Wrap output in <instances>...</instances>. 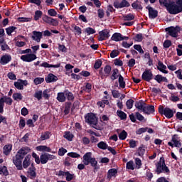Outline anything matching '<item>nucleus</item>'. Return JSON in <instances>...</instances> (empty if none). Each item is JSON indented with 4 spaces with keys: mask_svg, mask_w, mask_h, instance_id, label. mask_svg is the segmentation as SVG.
<instances>
[{
    "mask_svg": "<svg viewBox=\"0 0 182 182\" xmlns=\"http://www.w3.org/2000/svg\"><path fill=\"white\" fill-rule=\"evenodd\" d=\"M28 153H31V149L28 146L22 147L17 151L15 156L13 157V164L16 166L17 170H23L22 160L25 159V156Z\"/></svg>",
    "mask_w": 182,
    "mask_h": 182,
    "instance_id": "nucleus-1",
    "label": "nucleus"
},
{
    "mask_svg": "<svg viewBox=\"0 0 182 182\" xmlns=\"http://www.w3.org/2000/svg\"><path fill=\"white\" fill-rule=\"evenodd\" d=\"M167 11L171 15H177L182 12V0H177L176 2L171 1L168 6Z\"/></svg>",
    "mask_w": 182,
    "mask_h": 182,
    "instance_id": "nucleus-2",
    "label": "nucleus"
},
{
    "mask_svg": "<svg viewBox=\"0 0 182 182\" xmlns=\"http://www.w3.org/2000/svg\"><path fill=\"white\" fill-rule=\"evenodd\" d=\"M82 162L85 166H89V164L92 167H97V161L96 158L92 157V152H87L84 154Z\"/></svg>",
    "mask_w": 182,
    "mask_h": 182,
    "instance_id": "nucleus-3",
    "label": "nucleus"
},
{
    "mask_svg": "<svg viewBox=\"0 0 182 182\" xmlns=\"http://www.w3.org/2000/svg\"><path fill=\"white\" fill-rule=\"evenodd\" d=\"M156 173L160 174V173H170V169L166 166V161L164 158L161 157L159 161L157 163L156 166Z\"/></svg>",
    "mask_w": 182,
    "mask_h": 182,
    "instance_id": "nucleus-4",
    "label": "nucleus"
},
{
    "mask_svg": "<svg viewBox=\"0 0 182 182\" xmlns=\"http://www.w3.org/2000/svg\"><path fill=\"white\" fill-rule=\"evenodd\" d=\"M168 146L170 147H181V139L178 137V135L174 134L171 138V141L168 142Z\"/></svg>",
    "mask_w": 182,
    "mask_h": 182,
    "instance_id": "nucleus-5",
    "label": "nucleus"
},
{
    "mask_svg": "<svg viewBox=\"0 0 182 182\" xmlns=\"http://www.w3.org/2000/svg\"><path fill=\"white\" fill-rule=\"evenodd\" d=\"M85 122L91 124V126H96L97 124V117L93 113H88L85 117Z\"/></svg>",
    "mask_w": 182,
    "mask_h": 182,
    "instance_id": "nucleus-6",
    "label": "nucleus"
},
{
    "mask_svg": "<svg viewBox=\"0 0 182 182\" xmlns=\"http://www.w3.org/2000/svg\"><path fill=\"white\" fill-rule=\"evenodd\" d=\"M159 112L161 113V114H164L167 117V119H171L173 116H174V112L171 110L170 108L163 107V106H160L159 107Z\"/></svg>",
    "mask_w": 182,
    "mask_h": 182,
    "instance_id": "nucleus-7",
    "label": "nucleus"
},
{
    "mask_svg": "<svg viewBox=\"0 0 182 182\" xmlns=\"http://www.w3.org/2000/svg\"><path fill=\"white\" fill-rule=\"evenodd\" d=\"M181 28L180 26H177L176 27H168L166 28V31L168 32V35L170 36H172V38H177L178 36V32H180Z\"/></svg>",
    "mask_w": 182,
    "mask_h": 182,
    "instance_id": "nucleus-8",
    "label": "nucleus"
},
{
    "mask_svg": "<svg viewBox=\"0 0 182 182\" xmlns=\"http://www.w3.org/2000/svg\"><path fill=\"white\" fill-rule=\"evenodd\" d=\"M55 159H56V156L54 155L45 153L40 156V163H41V164H46L49 160H55Z\"/></svg>",
    "mask_w": 182,
    "mask_h": 182,
    "instance_id": "nucleus-9",
    "label": "nucleus"
},
{
    "mask_svg": "<svg viewBox=\"0 0 182 182\" xmlns=\"http://www.w3.org/2000/svg\"><path fill=\"white\" fill-rule=\"evenodd\" d=\"M43 21L52 26H58V25H59V21H58V20L46 15L43 17Z\"/></svg>",
    "mask_w": 182,
    "mask_h": 182,
    "instance_id": "nucleus-10",
    "label": "nucleus"
},
{
    "mask_svg": "<svg viewBox=\"0 0 182 182\" xmlns=\"http://www.w3.org/2000/svg\"><path fill=\"white\" fill-rule=\"evenodd\" d=\"M38 57L36 55V54L30 53V54H26L21 56V60L23 62H33V60H36Z\"/></svg>",
    "mask_w": 182,
    "mask_h": 182,
    "instance_id": "nucleus-11",
    "label": "nucleus"
},
{
    "mask_svg": "<svg viewBox=\"0 0 182 182\" xmlns=\"http://www.w3.org/2000/svg\"><path fill=\"white\" fill-rule=\"evenodd\" d=\"M126 39H129V37L123 36L120 33H114L111 37V40L114 41V42H120Z\"/></svg>",
    "mask_w": 182,
    "mask_h": 182,
    "instance_id": "nucleus-12",
    "label": "nucleus"
},
{
    "mask_svg": "<svg viewBox=\"0 0 182 182\" xmlns=\"http://www.w3.org/2000/svg\"><path fill=\"white\" fill-rule=\"evenodd\" d=\"M14 86L18 90H23V86H28V80H18L14 82Z\"/></svg>",
    "mask_w": 182,
    "mask_h": 182,
    "instance_id": "nucleus-13",
    "label": "nucleus"
},
{
    "mask_svg": "<svg viewBox=\"0 0 182 182\" xmlns=\"http://www.w3.org/2000/svg\"><path fill=\"white\" fill-rule=\"evenodd\" d=\"M114 6L117 9L126 8V7L128 8V6H130V3H129V1H127V0H122L121 2H118V1L114 2Z\"/></svg>",
    "mask_w": 182,
    "mask_h": 182,
    "instance_id": "nucleus-14",
    "label": "nucleus"
},
{
    "mask_svg": "<svg viewBox=\"0 0 182 182\" xmlns=\"http://www.w3.org/2000/svg\"><path fill=\"white\" fill-rule=\"evenodd\" d=\"M143 80H145L146 82H150L151 79H153V73H151V70H146L141 76Z\"/></svg>",
    "mask_w": 182,
    "mask_h": 182,
    "instance_id": "nucleus-15",
    "label": "nucleus"
},
{
    "mask_svg": "<svg viewBox=\"0 0 182 182\" xmlns=\"http://www.w3.org/2000/svg\"><path fill=\"white\" fill-rule=\"evenodd\" d=\"M109 37L110 34L108 30L105 29L99 33L98 41H106V39H109Z\"/></svg>",
    "mask_w": 182,
    "mask_h": 182,
    "instance_id": "nucleus-16",
    "label": "nucleus"
},
{
    "mask_svg": "<svg viewBox=\"0 0 182 182\" xmlns=\"http://www.w3.org/2000/svg\"><path fill=\"white\" fill-rule=\"evenodd\" d=\"M12 60V56L9 54H4L0 58V63L1 65H8Z\"/></svg>",
    "mask_w": 182,
    "mask_h": 182,
    "instance_id": "nucleus-17",
    "label": "nucleus"
},
{
    "mask_svg": "<svg viewBox=\"0 0 182 182\" xmlns=\"http://www.w3.org/2000/svg\"><path fill=\"white\" fill-rule=\"evenodd\" d=\"M32 33H33L32 39L39 43V42H41V39H42V36H43L42 32L34 31H33Z\"/></svg>",
    "mask_w": 182,
    "mask_h": 182,
    "instance_id": "nucleus-18",
    "label": "nucleus"
},
{
    "mask_svg": "<svg viewBox=\"0 0 182 182\" xmlns=\"http://www.w3.org/2000/svg\"><path fill=\"white\" fill-rule=\"evenodd\" d=\"M142 112L145 114H151L152 113H154V106L145 104V107Z\"/></svg>",
    "mask_w": 182,
    "mask_h": 182,
    "instance_id": "nucleus-19",
    "label": "nucleus"
},
{
    "mask_svg": "<svg viewBox=\"0 0 182 182\" xmlns=\"http://www.w3.org/2000/svg\"><path fill=\"white\" fill-rule=\"evenodd\" d=\"M146 9L149 11V16L151 19H154L157 18L158 12L156 10H154L153 7L147 6Z\"/></svg>",
    "mask_w": 182,
    "mask_h": 182,
    "instance_id": "nucleus-20",
    "label": "nucleus"
},
{
    "mask_svg": "<svg viewBox=\"0 0 182 182\" xmlns=\"http://www.w3.org/2000/svg\"><path fill=\"white\" fill-rule=\"evenodd\" d=\"M32 158V156L31 154H28L24 158V160L23 161V168H28L29 166H31V159Z\"/></svg>",
    "mask_w": 182,
    "mask_h": 182,
    "instance_id": "nucleus-21",
    "label": "nucleus"
},
{
    "mask_svg": "<svg viewBox=\"0 0 182 182\" xmlns=\"http://www.w3.org/2000/svg\"><path fill=\"white\" fill-rule=\"evenodd\" d=\"M157 69L158 70H159L162 73H165L166 75L168 73V71L166 70L167 66H166V65H164L161 61H159L158 63Z\"/></svg>",
    "mask_w": 182,
    "mask_h": 182,
    "instance_id": "nucleus-22",
    "label": "nucleus"
},
{
    "mask_svg": "<svg viewBox=\"0 0 182 182\" xmlns=\"http://www.w3.org/2000/svg\"><path fill=\"white\" fill-rule=\"evenodd\" d=\"M47 83H52L58 80V77L52 73H50L45 78Z\"/></svg>",
    "mask_w": 182,
    "mask_h": 182,
    "instance_id": "nucleus-23",
    "label": "nucleus"
},
{
    "mask_svg": "<svg viewBox=\"0 0 182 182\" xmlns=\"http://www.w3.org/2000/svg\"><path fill=\"white\" fill-rule=\"evenodd\" d=\"M28 176L29 178L33 180L36 177V168L35 167L29 168L28 171Z\"/></svg>",
    "mask_w": 182,
    "mask_h": 182,
    "instance_id": "nucleus-24",
    "label": "nucleus"
},
{
    "mask_svg": "<svg viewBox=\"0 0 182 182\" xmlns=\"http://www.w3.org/2000/svg\"><path fill=\"white\" fill-rule=\"evenodd\" d=\"M36 150H37V151H46L47 153H50V151H52L50 147L46 146L45 145H40L36 146Z\"/></svg>",
    "mask_w": 182,
    "mask_h": 182,
    "instance_id": "nucleus-25",
    "label": "nucleus"
},
{
    "mask_svg": "<svg viewBox=\"0 0 182 182\" xmlns=\"http://www.w3.org/2000/svg\"><path fill=\"white\" fill-rule=\"evenodd\" d=\"M117 174V170L116 168H112L108 171L107 178L108 179V181H110L112 180V177H116V175Z\"/></svg>",
    "mask_w": 182,
    "mask_h": 182,
    "instance_id": "nucleus-26",
    "label": "nucleus"
},
{
    "mask_svg": "<svg viewBox=\"0 0 182 182\" xmlns=\"http://www.w3.org/2000/svg\"><path fill=\"white\" fill-rule=\"evenodd\" d=\"M11 151H12V144H9L4 146L3 153L5 156H9V154H11Z\"/></svg>",
    "mask_w": 182,
    "mask_h": 182,
    "instance_id": "nucleus-27",
    "label": "nucleus"
},
{
    "mask_svg": "<svg viewBox=\"0 0 182 182\" xmlns=\"http://www.w3.org/2000/svg\"><path fill=\"white\" fill-rule=\"evenodd\" d=\"M66 95L65 94V91L63 92H58L57 94V100L59 101L60 103H63V102H66Z\"/></svg>",
    "mask_w": 182,
    "mask_h": 182,
    "instance_id": "nucleus-28",
    "label": "nucleus"
},
{
    "mask_svg": "<svg viewBox=\"0 0 182 182\" xmlns=\"http://www.w3.org/2000/svg\"><path fill=\"white\" fill-rule=\"evenodd\" d=\"M41 68H54L55 69H58L60 66V63L56 65L49 64L47 62H43L41 65H40Z\"/></svg>",
    "mask_w": 182,
    "mask_h": 182,
    "instance_id": "nucleus-29",
    "label": "nucleus"
},
{
    "mask_svg": "<svg viewBox=\"0 0 182 182\" xmlns=\"http://www.w3.org/2000/svg\"><path fill=\"white\" fill-rule=\"evenodd\" d=\"M146 103L141 100L135 103V107L138 109V110H141V112H143V110L144 109Z\"/></svg>",
    "mask_w": 182,
    "mask_h": 182,
    "instance_id": "nucleus-30",
    "label": "nucleus"
},
{
    "mask_svg": "<svg viewBox=\"0 0 182 182\" xmlns=\"http://www.w3.org/2000/svg\"><path fill=\"white\" fill-rule=\"evenodd\" d=\"M97 147L101 150H107V149H109V145H107L106 141H102L97 144Z\"/></svg>",
    "mask_w": 182,
    "mask_h": 182,
    "instance_id": "nucleus-31",
    "label": "nucleus"
},
{
    "mask_svg": "<svg viewBox=\"0 0 182 182\" xmlns=\"http://www.w3.org/2000/svg\"><path fill=\"white\" fill-rule=\"evenodd\" d=\"M117 116H118L121 120H126V119H127V114L122 110L117 111Z\"/></svg>",
    "mask_w": 182,
    "mask_h": 182,
    "instance_id": "nucleus-32",
    "label": "nucleus"
},
{
    "mask_svg": "<svg viewBox=\"0 0 182 182\" xmlns=\"http://www.w3.org/2000/svg\"><path fill=\"white\" fill-rule=\"evenodd\" d=\"M155 80L158 82V83H161V82H168V80L166 77H163L161 75H157L154 77Z\"/></svg>",
    "mask_w": 182,
    "mask_h": 182,
    "instance_id": "nucleus-33",
    "label": "nucleus"
},
{
    "mask_svg": "<svg viewBox=\"0 0 182 182\" xmlns=\"http://www.w3.org/2000/svg\"><path fill=\"white\" fill-rule=\"evenodd\" d=\"M0 99H2V102L4 105H9V106H11L12 105V98L9 97L4 96L3 97H1Z\"/></svg>",
    "mask_w": 182,
    "mask_h": 182,
    "instance_id": "nucleus-34",
    "label": "nucleus"
},
{
    "mask_svg": "<svg viewBox=\"0 0 182 182\" xmlns=\"http://www.w3.org/2000/svg\"><path fill=\"white\" fill-rule=\"evenodd\" d=\"M50 138V132H46L42 133L40 137L41 141L48 140Z\"/></svg>",
    "mask_w": 182,
    "mask_h": 182,
    "instance_id": "nucleus-35",
    "label": "nucleus"
},
{
    "mask_svg": "<svg viewBox=\"0 0 182 182\" xmlns=\"http://www.w3.org/2000/svg\"><path fill=\"white\" fill-rule=\"evenodd\" d=\"M65 177L66 181H68V182L72 181V180H73V178H75V174L70 173V172L67 171Z\"/></svg>",
    "mask_w": 182,
    "mask_h": 182,
    "instance_id": "nucleus-36",
    "label": "nucleus"
},
{
    "mask_svg": "<svg viewBox=\"0 0 182 182\" xmlns=\"http://www.w3.org/2000/svg\"><path fill=\"white\" fill-rule=\"evenodd\" d=\"M119 87H122V89H124L126 87V82H124V77L122 75H119Z\"/></svg>",
    "mask_w": 182,
    "mask_h": 182,
    "instance_id": "nucleus-37",
    "label": "nucleus"
},
{
    "mask_svg": "<svg viewBox=\"0 0 182 182\" xmlns=\"http://www.w3.org/2000/svg\"><path fill=\"white\" fill-rule=\"evenodd\" d=\"M0 174L1 176H9V172L8 171L6 166H0Z\"/></svg>",
    "mask_w": 182,
    "mask_h": 182,
    "instance_id": "nucleus-38",
    "label": "nucleus"
},
{
    "mask_svg": "<svg viewBox=\"0 0 182 182\" xmlns=\"http://www.w3.org/2000/svg\"><path fill=\"white\" fill-rule=\"evenodd\" d=\"M42 15H43V13L41 10H37L35 11L34 15V20L39 21L42 18Z\"/></svg>",
    "mask_w": 182,
    "mask_h": 182,
    "instance_id": "nucleus-39",
    "label": "nucleus"
},
{
    "mask_svg": "<svg viewBox=\"0 0 182 182\" xmlns=\"http://www.w3.org/2000/svg\"><path fill=\"white\" fill-rule=\"evenodd\" d=\"M64 138L68 140V141H72L73 140V134L70 133V132H65Z\"/></svg>",
    "mask_w": 182,
    "mask_h": 182,
    "instance_id": "nucleus-40",
    "label": "nucleus"
},
{
    "mask_svg": "<svg viewBox=\"0 0 182 182\" xmlns=\"http://www.w3.org/2000/svg\"><path fill=\"white\" fill-rule=\"evenodd\" d=\"M119 77V70L118 69H114L112 70V75L111 76L112 80H116Z\"/></svg>",
    "mask_w": 182,
    "mask_h": 182,
    "instance_id": "nucleus-41",
    "label": "nucleus"
},
{
    "mask_svg": "<svg viewBox=\"0 0 182 182\" xmlns=\"http://www.w3.org/2000/svg\"><path fill=\"white\" fill-rule=\"evenodd\" d=\"M65 95L67 97L68 100H73L75 99L73 94L68 90H65Z\"/></svg>",
    "mask_w": 182,
    "mask_h": 182,
    "instance_id": "nucleus-42",
    "label": "nucleus"
},
{
    "mask_svg": "<svg viewBox=\"0 0 182 182\" xmlns=\"http://www.w3.org/2000/svg\"><path fill=\"white\" fill-rule=\"evenodd\" d=\"M23 97L22 96V94H21L19 92L14 93L13 95V99L14 100H16V102H19V100H22Z\"/></svg>",
    "mask_w": 182,
    "mask_h": 182,
    "instance_id": "nucleus-43",
    "label": "nucleus"
},
{
    "mask_svg": "<svg viewBox=\"0 0 182 182\" xmlns=\"http://www.w3.org/2000/svg\"><path fill=\"white\" fill-rule=\"evenodd\" d=\"M127 138V132L124 130L121 132V133L119 134V140H126Z\"/></svg>",
    "mask_w": 182,
    "mask_h": 182,
    "instance_id": "nucleus-44",
    "label": "nucleus"
},
{
    "mask_svg": "<svg viewBox=\"0 0 182 182\" xmlns=\"http://www.w3.org/2000/svg\"><path fill=\"white\" fill-rule=\"evenodd\" d=\"M34 85L37 86V85H41V83H43L45 82V78L43 77H36L33 80Z\"/></svg>",
    "mask_w": 182,
    "mask_h": 182,
    "instance_id": "nucleus-45",
    "label": "nucleus"
},
{
    "mask_svg": "<svg viewBox=\"0 0 182 182\" xmlns=\"http://www.w3.org/2000/svg\"><path fill=\"white\" fill-rule=\"evenodd\" d=\"M110 72H112V67H110V65H106L104 68L105 76H109Z\"/></svg>",
    "mask_w": 182,
    "mask_h": 182,
    "instance_id": "nucleus-46",
    "label": "nucleus"
},
{
    "mask_svg": "<svg viewBox=\"0 0 182 182\" xmlns=\"http://www.w3.org/2000/svg\"><path fill=\"white\" fill-rule=\"evenodd\" d=\"M161 5H164L168 9L171 1L170 0H159Z\"/></svg>",
    "mask_w": 182,
    "mask_h": 182,
    "instance_id": "nucleus-47",
    "label": "nucleus"
},
{
    "mask_svg": "<svg viewBox=\"0 0 182 182\" xmlns=\"http://www.w3.org/2000/svg\"><path fill=\"white\" fill-rule=\"evenodd\" d=\"M85 32H86L87 35H93V34L96 33V30H95L92 27H87L85 28Z\"/></svg>",
    "mask_w": 182,
    "mask_h": 182,
    "instance_id": "nucleus-48",
    "label": "nucleus"
},
{
    "mask_svg": "<svg viewBox=\"0 0 182 182\" xmlns=\"http://www.w3.org/2000/svg\"><path fill=\"white\" fill-rule=\"evenodd\" d=\"M126 167L127 170H134V162L133 161H129L127 163Z\"/></svg>",
    "mask_w": 182,
    "mask_h": 182,
    "instance_id": "nucleus-49",
    "label": "nucleus"
},
{
    "mask_svg": "<svg viewBox=\"0 0 182 182\" xmlns=\"http://www.w3.org/2000/svg\"><path fill=\"white\" fill-rule=\"evenodd\" d=\"M133 19H134V16L132 14L123 16V21H133Z\"/></svg>",
    "mask_w": 182,
    "mask_h": 182,
    "instance_id": "nucleus-50",
    "label": "nucleus"
},
{
    "mask_svg": "<svg viewBox=\"0 0 182 182\" xmlns=\"http://www.w3.org/2000/svg\"><path fill=\"white\" fill-rule=\"evenodd\" d=\"M67 155L72 159H79L80 157V154L76 152H69Z\"/></svg>",
    "mask_w": 182,
    "mask_h": 182,
    "instance_id": "nucleus-51",
    "label": "nucleus"
},
{
    "mask_svg": "<svg viewBox=\"0 0 182 182\" xmlns=\"http://www.w3.org/2000/svg\"><path fill=\"white\" fill-rule=\"evenodd\" d=\"M32 157L34 159L36 164H41V158H39V156L38 154H36V153L33 152Z\"/></svg>",
    "mask_w": 182,
    "mask_h": 182,
    "instance_id": "nucleus-52",
    "label": "nucleus"
},
{
    "mask_svg": "<svg viewBox=\"0 0 182 182\" xmlns=\"http://www.w3.org/2000/svg\"><path fill=\"white\" fill-rule=\"evenodd\" d=\"M66 153H68V150L63 147H61L59 149L58 154V156H63L65 154H66Z\"/></svg>",
    "mask_w": 182,
    "mask_h": 182,
    "instance_id": "nucleus-53",
    "label": "nucleus"
},
{
    "mask_svg": "<svg viewBox=\"0 0 182 182\" xmlns=\"http://www.w3.org/2000/svg\"><path fill=\"white\" fill-rule=\"evenodd\" d=\"M42 90L36 91L34 94V97H36V99H37L38 100H41V99H42Z\"/></svg>",
    "mask_w": 182,
    "mask_h": 182,
    "instance_id": "nucleus-54",
    "label": "nucleus"
},
{
    "mask_svg": "<svg viewBox=\"0 0 182 182\" xmlns=\"http://www.w3.org/2000/svg\"><path fill=\"white\" fill-rule=\"evenodd\" d=\"M72 163H73V161L72 158H70V156H69L65 159L64 164L65 166H67L68 167H69V166L72 165Z\"/></svg>",
    "mask_w": 182,
    "mask_h": 182,
    "instance_id": "nucleus-55",
    "label": "nucleus"
},
{
    "mask_svg": "<svg viewBox=\"0 0 182 182\" xmlns=\"http://www.w3.org/2000/svg\"><path fill=\"white\" fill-rule=\"evenodd\" d=\"M73 28L75 31V35H82V28L76 25H73Z\"/></svg>",
    "mask_w": 182,
    "mask_h": 182,
    "instance_id": "nucleus-56",
    "label": "nucleus"
},
{
    "mask_svg": "<svg viewBox=\"0 0 182 182\" xmlns=\"http://www.w3.org/2000/svg\"><path fill=\"white\" fill-rule=\"evenodd\" d=\"M134 49H135V50H137L141 55H143V53H144V50H143V48H141V46H140V45H134Z\"/></svg>",
    "mask_w": 182,
    "mask_h": 182,
    "instance_id": "nucleus-57",
    "label": "nucleus"
},
{
    "mask_svg": "<svg viewBox=\"0 0 182 182\" xmlns=\"http://www.w3.org/2000/svg\"><path fill=\"white\" fill-rule=\"evenodd\" d=\"M48 14L50 16H56V15H58V12H56V10H55L53 9H50L48 10Z\"/></svg>",
    "mask_w": 182,
    "mask_h": 182,
    "instance_id": "nucleus-58",
    "label": "nucleus"
},
{
    "mask_svg": "<svg viewBox=\"0 0 182 182\" xmlns=\"http://www.w3.org/2000/svg\"><path fill=\"white\" fill-rule=\"evenodd\" d=\"M133 103H134L133 100H128L126 102L127 109H132L133 107Z\"/></svg>",
    "mask_w": 182,
    "mask_h": 182,
    "instance_id": "nucleus-59",
    "label": "nucleus"
},
{
    "mask_svg": "<svg viewBox=\"0 0 182 182\" xmlns=\"http://www.w3.org/2000/svg\"><path fill=\"white\" fill-rule=\"evenodd\" d=\"M16 29L14 26H11L6 29V32L7 35H11L12 32H15V30Z\"/></svg>",
    "mask_w": 182,
    "mask_h": 182,
    "instance_id": "nucleus-60",
    "label": "nucleus"
},
{
    "mask_svg": "<svg viewBox=\"0 0 182 182\" xmlns=\"http://www.w3.org/2000/svg\"><path fill=\"white\" fill-rule=\"evenodd\" d=\"M100 66H102V60H97L94 65V69H100Z\"/></svg>",
    "mask_w": 182,
    "mask_h": 182,
    "instance_id": "nucleus-61",
    "label": "nucleus"
},
{
    "mask_svg": "<svg viewBox=\"0 0 182 182\" xmlns=\"http://www.w3.org/2000/svg\"><path fill=\"white\" fill-rule=\"evenodd\" d=\"M146 153V149L144 146H141L138 149V154L139 156H143Z\"/></svg>",
    "mask_w": 182,
    "mask_h": 182,
    "instance_id": "nucleus-62",
    "label": "nucleus"
},
{
    "mask_svg": "<svg viewBox=\"0 0 182 182\" xmlns=\"http://www.w3.org/2000/svg\"><path fill=\"white\" fill-rule=\"evenodd\" d=\"M132 8H134V9H141V5L138 2H134L132 4Z\"/></svg>",
    "mask_w": 182,
    "mask_h": 182,
    "instance_id": "nucleus-63",
    "label": "nucleus"
},
{
    "mask_svg": "<svg viewBox=\"0 0 182 182\" xmlns=\"http://www.w3.org/2000/svg\"><path fill=\"white\" fill-rule=\"evenodd\" d=\"M181 72H182L181 69H179V70H176V71L175 72L177 78L179 79L180 80H182V74H181Z\"/></svg>",
    "mask_w": 182,
    "mask_h": 182,
    "instance_id": "nucleus-64",
    "label": "nucleus"
}]
</instances>
